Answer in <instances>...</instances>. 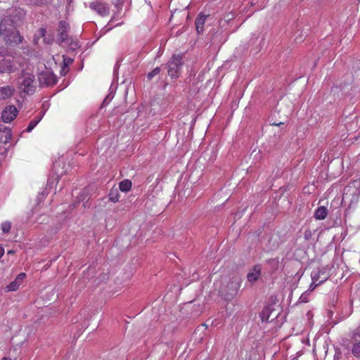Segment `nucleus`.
<instances>
[{
	"label": "nucleus",
	"mask_w": 360,
	"mask_h": 360,
	"mask_svg": "<svg viewBox=\"0 0 360 360\" xmlns=\"http://www.w3.org/2000/svg\"><path fill=\"white\" fill-rule=\"evenodd\" d=\"M242 281L238 274H233L221 290V295L226 300H231L238 293Z\"/></svg>",
	"instance_id": "f257e3e1"
},
{
	"label": "nucleus",
	"mask_w": 360,
	"mask_h": 360,
	"mask_svg": "<svg viewBox=\"0 0 360 360\" xmlns=\"http://www.w3.org/2000/svg\"><path fill=\"white\" fill-rule=\"evenodd\" d=\"M19 88L27 94H34L36 90L34 76L29 73L22 74L20 78Z\"/></svg>",
	"instance_id": "f03ea898"
},
{
	"label": "nucleus",
	"mask_w": 360,
	"mask_h": 360,
	"mask_svg": "<svg viewBox=\"0 0 360 360\" xmlns=\"http://www.w3.org/2000/svg\"><path fill=\"white\" fill-rule=\"evenodd\" d=\"M182 65V56L174 55L167 63L168 75L172 78L179 77Z\"/></svg>",
	"instance_id": "7ed1b4c3"
},
{
	"label": "nucleus",
	"mask_w": 360,
	"mask_h": 360,
	"mask_svg": "<svg viewBox=\"0 0 360 360\" xmlns=\"http://www.w3.org/2000/svg\"><path fill=\"white\" fill-rule=\"evenodd\" d=\"M18 70L17 63L8 56L0 58V74H11Z\"/></svg>",
	"instance_id": "20e7f679"
},
{
	"label": "nucleus",
	"mask_w": 360,
	"mask_h": 360,
	"mask_svg": "<svg viewBox=\"0 0 360 360\" xmlns=\"http://www.w3.org/2000/svg\"><path fill=\"white\" fill-rule=\"evenodd\" d=\"M2 37L6 44L9 46H18L23 40V37L20 36V32L15 27L10 30V32H6Z\"/></svg>",
	"instance_id": "39448f33"
},
{
	"label": "nucleus",
	"mask_w": 360,
	"mask_h": 360,
	"mask_svg": "<svg viewBox=\"0 0 360 360\" xmlns=\"http://www.w3.org/2000/svg\"><path fill=\"white\" fill-rule=\"evenodd\" d=\"M25 15L24 11L20 8L12 7L6 11V17L9 20L10 25H16Z\"/></svg>",
	"instance_id": "423d86ee"
},
{
	"label": "nucleus",
	"mask_w": 360,
	"mask_h": 360,
	"mask_svg": "<svg viewBox=\"0 0 360 360\" xmlns=\"http://www.w3.org/2000/svg\"><path fill=\"white\" fill-rule=\"evenodd\" d=\"M330 276L329 271L327 268H323L318 271H314L311 273V279L312 283L310 285V288L313 285H315V286L319 285L324 281H326Z\"/></svg>",
	"instance_id": "0eeeda50"
},
{
	"label": "nucleus",
	"mask_w": 360,
	"mask_h": 360,
	"mask_svg": "<svg viewBox=\"0 0 360 360\" xmlns=\"http://www.w3.org/2000/svg\"><path fill=\"white\" fill-rule=\"evenodd\" d=\"M349 345L352 354L356 358L360 359V334L359 333H353Z\"/></svg>",
	"instance_id": "6e6552de"
},
{
	"label": "nucleus",
	"mask_w": 360,
	"mask_h": 360,
	"mask_svg": "<svg viewBox=\"0 0 360 360\" xmlns=\"http://www.w3.org/2000/svg\"><path fill=\"white\" fill-rule=\"evenodd\" d=\"M70 30L69 24L64 21H60L58 25V40L60 41V44H63L66 39H68L70 36L68 35V32Z\"/></svg>",
	"instance_id": "1a4fd4ad"
},
{
	"label": "nucleus",
	"mask_w": 360,
	"mask_h": 360,
	"mask_svg": "<svg viewBox=\"0 0 360 360\" xmlns=\"http://www.w3.org/2000/svg\"><path fill=\"white\" fill-rule=\"evenodd\" d=\"M18 114L17 108L13 105L7 106L1 113V119L4 122H10L13 120Z\"/></svg>",
	"instance_id": "9d476101"
},
{
	"label": "nucleus",
	"mask_w": 360,
	"mask_h": 360,
	"mask_svg": "<svg viewBox=\"0 0 360 360\" xmlns=\"http://www.w3.org/2000/svg\"><path fill=\"white\" fill-rule=\"evenodd\" d=\"M90 8L97 12L101 16H105L109 13V8L106 4L99 2H92Z\"/></svg>",
	"instance_id": "9b49d317"
},
{
	"label": "nucleus",
	"mask_w": 360,
	"mask_h": 360,
	"mask_svg": "<svg viewBox=\"0 0 360 360\" xmlns=\"http://www.w3.org/2000/svg\"><path fill=\"white\" fill-rule=\"evenodd\" d=\"M25 278V273H20L19 274L15 279L11 282L6 287V292H11V291H15L18 289L19 286L20 285L22 280Z\"/></svg>",
	"instance_id": "f8f14e48"
},
{
	"label": "nucleus",
	"mask_w": 360,
	"mask_h": 360,
	"mask_svg": "<svg viewBox=\"0 0 360 360\" xmlns=\"http://www.w3.org/2000/svg\"><path fill=\"white\" fill-rule=\"evenodd\" d=\"M39 79L41 84H44L46 86H52L56 82V77L49 72L41 74Z\"/></svg>",
	"instance_id": "ddd939ff"
},
{
	"label": "nucleus",
	"mask_w": 360,
	"mask_h": 360,
	"mask_svg": "<svg viewBox=\"0 0 360 360\" xmlns=\"http://www.w3.org/2000/svg\"><path fill=\"white\" fill-rule=\"evenodd\" d=\"M15 92V88L11 85L0 87V100H5L11 97Z\"/></svg>",
	"instance_id": "4468645a"
},
{
	"label": "nucleus",
	"mask_w": 360,
	"mask_h": 360,
	"mask_svg": "<svg viewBox=\"0 0 360 360\" xmlns=\"http://www.w3.org/2000/svg\"><path fill=\"white\" fill-rule=\"evenodd\" d=\"M261 275V268L259 266H255L252 269L248 274L247 278L248 281L252 283L258 280Z\"/></svg>",
	"instance_id": "2eb2a0df"
},
{
	"label": "nucleus",
	"mask_w": 360,
	"mask_h": 360,
	"mask_svg": "<svg viewBox=\"0 0 360 360\" xmlns=\"http://www.w3.org/2000/svg\"><path fill=\"white\" fill-rule=\"evenodd\" d=\"M10 22L8 18L4 17L0 20V35L3 36L6 32H10V30L15 27V25H10Z\"/></svg>",
	"instance_id": "dca6fc26"
},
{
	"label": "nucleus",
	"mask_w": 360,
	"mask_h": 360,
	"mask_svg": "<svg viewBox=\"0 0 360 360\" xmlns=\"http://www.w3.org/2000/svg\"><path fill=\"white\" fill-rule=\"evenodd\" d=\"M11 130L8 127L0 129V143H7L11 139Z\"/></svg>",
	"instance_id": "f3484780"
},
{
	"label": "nucleus",
	"mask_w": 360,
	"mask_h": 360,
	"mask_svg": "<svg viewBox=\"0 0 360 360\" xmlns=\"http://www.w3.org/2000/svg\"><path fill=\"white\" fill-rule=\"evenodd\" d=\"M206 16L205 15H199L195 19V25L196 30L198 34L202 33L204 31V24L205 22Z\"/></svg>",
	"instance_id": "a211bd4d"
},
{
	"label": "nucleus",
	"mask_w": 360,
	"mask_h": 360,
	"mask_svg": "<svg viewBox=\"0 0 360 360\" xmlns=\"http://www.w3.org/2000/svg\"><path fill=\"white\" fill-rule=\"evenodd\" d=\"M61 44L63 46H67L69 49L72 51H75L79 47L77 40L73 39L72 37H70Z\"/></svg>",
	"instance_id": "6ab92c4d"
},
{
	"label": "nucleus",
	"mask_w": 360,
	"mask_h": 360,
	"mask_svg": "<svg viewBox=\"0 0 360 360\" xmlns=\"http://www.w3.org/2000/svg\"><path fill=\"white\" fill-rule=\"evenodd\" d=\"M327 214H328L327 208L324 206H321V207H319L316 210L315 213H314V217L316 219L322 220V219H324L327 217Z\"/></svg>",
	"instance_id": "aec40b11"
},
{
	"label": "nucleus",
	"mask_w": 360,
	"mask_h": 360,
	"mask_svg": "<svg viewBox=\"0 0 360 360\" xmlns=\"http://www.w3.org/2000/svg\"><path fill=\"white\" fill-rule=\"evenodd\" d=\"M120 189L123 192H128L131 188L130 180L124 179L120 183Z\"/></svg>",
	"instance_id": "412c9836"
},
{
	"label": "nucleus",
	"mask_w": 360,
	"mask_h": 360,
	"mask_svg": "<svg viewBox=\"0 0 360 360\" xmlns=\"http://www.w3.org/2000/svg\"><path fill=\"white\" fill-rule=\"evenodd\" d=\"M352 191H354L353 193H356V198H358V195H359V192L357 191L356 189H354V188L351 187V186H348V187H346L345 189H344V193H343V198H345V199H348L349 198V196L351 195L352 194Z\"/></svg>",
	"instance_id": "4be33fe9"
},
{
	"label": "nucleus",
	"mask_w": 360,
	"mask_h": 360,
	"mask_svg": "<svg viewBox=\"0 0 360 360\" xmlns=\"http://www.w3.org/2000/svg\"><path fill=\"white\" fill-rule=\"evenodd\" d=\"M270 313H271V309L269 307L264 308L262 310V311L260 314V317L263 322L269 321V319L270 316Z\"/></svg>",
	"instance_id": "5701e85b"
},
{
	"label": "nucleus",
	"mask_w": 360,
	"mask_h": 360,
	"mask_svg": "<svg viewBox=\"0 0 360 360\" xmlns=\"http://www.w3.org/2000/svg\"><path fill=\"white\" fill-rule=\"evenodd\" d=\"M120 195L118 193L117 189H112L109 193V198L110 200L113 202H116L119 200Z\"/></svg>",
	"instance_id": "b1692460"
},
{
	"label": "nucleus",
	"mask_w": 360,
	"mask_h": 360,
	"mask_svg": "<svg viewBox=\"0 0 360 360\" xmlns=\"http://www.w3.org/2000/svg\"><path fill=\"white\" fill-rule=\"evenodd\" d=\"M51 0H29V3L34 6H43L48 4Z\"/></svg>",
	"instance_id": "393cba45"
},
{
	"label": "nucleus",
	"mask_w": 360,
	"mask_h": 360,
	"mask_svg": "<svg viewBox=\"0 0 360 360\" xmlns=\"http://www.w3.org/2000/svg\"><path fill=\"white\" fill-rule=\"evenodd\" d=\"M39 121H40V118H34V120H32L30 122L28 127H27L26 131L30 132L37 126V124L39 123Z\"/></svg>",
	"instance_id": "a878e982"
},
{
	"label": "nucleus",
	"mask_w": 360,
	"mask_h": 360,
	"mask_svg": "<svg viewBox=\"0 0 360 360\" xmlns=\"http://www.w3.org/2000/svg\"><path fill=\"white\" fill-rule=\"evenodd\" d=\"M160 72V68L157 67L155 68L154 70H153L151 72H150L148 75H147V77L148 79H152L155 76L159 75Z\"/></svg>",
	"instance_id": "bb28decb"
},
{
	"label": "nucleus",
	"mask_w": 360,
	"mask_h": 360,
	"mask_svg": "<svg viewBox=\"0 0 360 360\" xmlns=\"http://www.w3.org/2000/svg\"><path fill=\"white\" fill-rule=\"evenodd\" d=\"M11 224L10 222H4L1 224V230L4 233H8L11 230Z\"/></svg>",
	"instance_id": "cd10ccee"
},
{
	"label": "nucleus",
	"mask_w": 360,
	"mask_h": 360,
	"mask_svg": "<svg viewBox=\"0 0 360 360\" xmlns=\"http://www.w3.org/2000/svg\"><path fill=\"white\" fill-rule=\"evenodd\" d=\"M73 62V59L68 56H63V63L65 66H68Z\"/></svg>",
	"instance_id": "c85d7f7f"
},
{
	"label": "nucleus",
	"mask_w": 360,
	"mask_h": 360,
	"mask_svg": "<svg viewBox=\"0 0 360 360\" xmlns=\"http://www.w3.org/2000/svg\"><path fill=\"white\" fill-rule=\"evenodd\" d=\"M46 32V30L44 27H41L37 30L38 35L41 37H44L45 36Z\"/></svg>",
	"instance_id": "c756f323"
},
{
	"label": "nucleus",
	"mask_w": 360,
	"mask_h": 360,
	"mask_svg": "<svg viewBox=\"0 0 360 360\" xmlns=\"http://www.w3.org/2000/svg\"><path fill=\"white\" fill-rule=\"evenodd\" d=\"M269 262L271 263L275 267V269L278 268V262H279L278 259H269Z\"/></svg>",
	"instance_id": "7c9ffc66"
},
{
	"label": "nucleus",
	"mask_w": 360,
	"mask_h": 360,
	"mask_svg": "<svg viewBox=\"0 0 360 360\" xmlns=\"http://www.w3.org/2000/svg\"><path fill=\"white\" fill-rule=\"evenodd\" d=\"M114 2L115 3V6L118 7L120 6V5H121V1L122 0H113Z\"/></svg>",
	"instance_id": "2f4dec72"
},
{
	"label": "nucleus",
	"mask_w": 360,
	"mask_h": 360,
	"mask_svg": "<svg viewBox=\"0 0 360 360\" xmlns=\"http://www.w3.org/2000/svg\"><path fill=\"white\" fill-rule=\"evenodd\" d=\"M4 253V248L0 247V258L3 256Z\"/></svg>",
	"instance_id": "473e14b6"
},
{
	"label": "nucleus",
	"mask_w": 360,
	"mask_h": 360,
	"mask_svg": "<svg viewBox=\"0 0 360 360\" xmlns=\"http://www.w3.org/2000/svg\"><path fill=\"white\" fill-rule=\"evenodd\" d=\"M282 124H283V122H279V123L274 122L272 124V125H275V126H281Z\"/></svg>",
	"instance_id": "72a5a7b5"
},
{
	"label": "nucleus",
	"mask_w": 360,
	"mask_h": 360,
	"mask_svg": "<svg viewBox=\"0 0 360 360\" xmlns=\"http://www.w3.org/2000/svg\"><path fill=\"white\" fill-rule=\"evenodd\" d=\"M14 252H15V251H14V250H8V251L7 252V254H8V255H13V254H14Z\"/></svg>",
	"instance_id": "f704fd0d"
},
{
	"label": "nucleus",
	"mask_w": 360,
	"mask_h": 360,
	"mask_svg": "<svg viewBox=\"0 0 360 360\" xmlns=\"http://www.w3.org/2000/svg\"><path fill=\"white\" fill-rule=\"evenodd\" d=\"M2 360H11V359L9 357H4Z\"/></svg>",
	"instance_id": "c9c22d12"
},
{
	"label": "nucleus",
	"mask_w": 360,
	"mask_h": 360,
	"mask_svg": "<svg viewBox=\"0 0 360 360\" xmlns=\"http://www.w3.org/2000/svg\"><path fill=\"white\" fill-rule=\"evenodd\" d=\"M108 98H105V99L103 101V103H105Z\"/></svg>",
	"instance_id": "e433bc0d"
}]
</instances>
